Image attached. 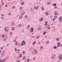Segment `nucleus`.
Listing matches in <instances>:
<instances>
[{
	"mask_svg": "<svg viewBox=\"0 0 62 62\" xmlns=\"http://www.w3.org/2000/svg\"><path fill=\"white\" fill-rule=\"evenodd\" d=\"M57 44H58L57 45V47H58L60 46V45H61V43H60V42H59L58 43H57Z\"/></svg>",
	"mask_w": 62,
	"mask_h": 62,
	"instance_id": "obj_1",
	"label": "nucleus"
},
{
	"mask_svg": "<svg viewBox=\"0 0 62 62\" xmlns=\"http://www.w3.org/2000/svg\"><path fill=\"white\" fill-rule=\"evenodd\" d=\"M37 53V51H34L32 52V54H35Z\"/></svg>",
	"mask_w": 62,
	"mask_h": 62,
	"instance_id": "obj_2",
	"label": "nucleus"
},
{
	"mask_svg": "<svg viewBox=\"0 0 62 62\" xmlns=\"http://www.w3.org/2000/svg\"><path fill=\"white\" fill-rule=\"evenodd\" d=\"M9 27H7L6 28H5V30L6 31V32H8V28Z\"/></svg>",
	"mask_w": 62,
	"mask_h": 62,
	"instance_id": "obj_3",
	"label": "nucleus"
},
{
	"mask_svg": "<svg viewBox=\"0 0 62 62\" xmlns=\"http://www.w3.org/2000/svg\"><path fill=\"white\" fill-rule=\"evenodd\" d=\"M31 32H33V31H34V29L33 28H31Z\"/></svg>",
	"mask_w": 62,
	"mask_h": 62,
	"instance_id": "obj_4",
	"label": "nucleus"
},
{
	"mask_svg": "<svg viewBox=\"0 0 62 62\" xmlns=\"http://www.w3.org/2000/svg\"><path fill=\"white\" fill-rule=\"evenodd\" d=\"M54 15L56 16L57 15H58V13L56 11H55V13H54Z\"/></svg>",
	"mask_w": 62,
	"mask_h": 62,
	"instance_id": "obj_5",
	"label": "nucleus"
},
{
	"mask_svg": "<svg viewBox=\"0 0 62 62\" xmlns=\"http://www.w3.org/2000/svg\"><path fill=\"white\" fill-rule=\"evenodd\" d=\"M22 43H24V44L25 45V44H26V43H25V41H24V40H23L22 41Z\"/></svg>",
	"mask_w": 62,
	"mask_h": 62,
	"instance_id": "obj_6",
	"label": "nucleus"
},
{
	"mask_svg": "<svg viewBox=\"0 0 62 62\" xmlns=\"http://www.w3.org/2000/svg\"><path fill=\"white\" fill-rule=\"evenodd\" d=\"M59 20L61 22H62V17H61L60 18Z\"/></svg>",
	"mask_w": 62,
	"mask_h": 62,
	"instance_id": "obj_7",
	"label": "nucleus"
},
{
	"mask_svg": "<svg viewBox=\"0 0 62 62\" xmlns=\"http://www.w3.org/2000/svg\"><path fill=\"white\" fill-rule=\"evenodd\" d=\"M34 8L35 9H38V7H37L35 6L34 7Z\"/></svg>",
	"mask_w": 62,
	"mask_h": 62,
	"instance_id": "obj_8",
	"label": "nucleus"
},
{
	"mask_svg": "<svg viewBox=\"0 0 62 62\" xmlns=\"http://www.w3.org/2000/svg\"><path fill=\"white\" fill-rule=\"evenodd\" d=\"M42 27H40L38 29V31H40L41 29H42Z\"/></svg>",
	"mask_w": 62,
	"mask_h": 62,
	"instance_id": "obj_9",
	"label": "nucleus"
},
{
	"mask_svg": "<svg viewBox=\"0 0 62 62\" xmlns=\"http://www.w3.org/2000/svg\"><path fill=\"white\" fill-rule=\"evenodd\" d=\"M43 20V18H41L40 19V22H42V20Z\"/></svg>",
	"mask_w": 62,
	"mask_h": 62,
	"instance_id": "obj_10",
	"label": "nucleus"
},
{
	"mask_svg": "<svg viewBox=\"0 0 62 62\" xmlns=\"http://www.w3.org/2000/svg\"><path fill=\"white\" fill-rule=\"evenodd\" d=\"M53 6L54 7V6H56V4L55 3L53 4Z\"/></svg>",
	"mask_w": 62,
	"mask_h": 62,
	"instance_id": "obj_11",
	"label": "nucleus"
},
{
	"mask_svg": "<svg viewBox=\"0 0 62 62\" xmlns=\"http://www.w3.org/2000/svg\"><path fill=\"white\" fill-rule=\"evenodd\" d=\"M26 58V57L25 56H24L22 58L23 60H24Z\"/></svg>",
	"mask_w": 62,
	"mask_h": 62,
	"instance_id": "obj_12",
	"label": "nucleus"
},
{
	"mask_svg": "<svg viewBox=\"0 0 62 62\" xmlns=\"http://www.w3.org/2000/svg\"><path fill=\"white\" fill-rule=\"evenodd\" d=\"M53 48L54 49H57V47H56V46H54V47H53Z\"/></svg>",
	"mask_w": 62,
	"mask_h": 62,
	"instance_id": "obj_13",
	"label": "nucleus"
},
{
	"mask_svg": "<svg viewBox=\"0 0 62 62\" xmlns=\"http://www.w3.org/2000/svg\"><path fill=\"white\" fill-rule=\"evenodd\" d=\"M45 25H47V22L46 21L45 22Z\"/></svg>",
	"mask_w": 62,
	"mask_h": 62,
	"instance_id": "obj_14",
	"label": "nucleus"
},
{
	"mask_svg": "<svg viewBox=\"0 0 62 62\" xmlns=\"http://www.w3.org/2000/svg\"><path fill=\"white\" fill-rule=\"evenodd\" d=\"M46 34V32L45 31H44L43 32V35L45 34Z\"/></svg>",
	"mask_w": 62,
	"mask_h": 62,
	"instance_id": "obj_15",
	"label": "nucleus"
},
{
	"mask_svg": "<svg viewBox=\"0 0 62 62\" xmlns=\"http://www.w3.org/2000/svg\"><path fill=\"white\" fill-rule=\"evenodd\" d=\"M21 5H23L24 4V2H23L22 3H21Z\"/></svg>",
	"mask_w": 62,
	"mask_h": 62,
	"instance_id": "obj_16",
	"label": "nucleus"
},
{
	"mask_svg": "<svg viewBox=\"0 0 62 62\" xmlns=\"http://www.w3.org/2000/svg\"><path fill=\"white\" fill-rule=\"evenodd\" d=\"M19 18L20 19H22V15H20V16Z\"/></svg>",
	"mask_w": 62,
	"mask_h": 62,
	"instance_id": "obj_17",
	"label": "nucleus"
},
{
	"mask_svg": "<svg viewBox=\"0 0 62 62\" xmlns=\"http://www.w3.org/2000/svg\"><path fill=\"white\" fill-rule=\"evenodd\" d=\"M36 42L35 41L33 43V45H35V44H36Z\"/></svg>",
	"mask_w": 62,
	"mask_h": 62,
	"instance_id": "obj_18",
	"label": "nucleus"
},
{
	"mask_svg": "<svg viewBox=\"0 0 62 62\" xmlns=\"http://www.w3.org/2000/svg\"><path fill=\"white\" fill-rule=\"evenodd\" d=\"M58 57L62 58V55H60Z\"/></svg>",
	"mask_w": 62,
	"mask_h": 62,
	"instance_id": "obj_19",
	"label": "nucleus"
},
{
	"mask_svg": "<svg viewBox=\"0 0 62 62\" xmlns=\"http://www.w3.org/2000/svg\"><path fill=\"white\" fill-rule=\"evenodd\" d=\"M31 11H33V8H32L31 9Z\"/></svg>",
	"mask_w": 62,
	"mask_h": 62,
	"instance_id": "obj_20",
	"label": "nucleus"
},
{
	"mask_svg": "<svg viewBox=\"0 0 62 62\" xmlns=\"http://www.w3.org/2000/svg\"><path fill=\"white\" fill-rule=\"evenodd\" d=\"M56 40H57V41H59V39H58V38H56Z\"/></svg>",
	"mask_w": 62,
	"mask_h": 62,
	"instance_id": "obj_21",
	"label": "nucleus"
},
{
	"mask_svg": "<svg viewBox=\"0 0 62 62\" xmlns=\"http://www.w3.org/2000/svg\"><path fill=\"white\" fill-rule=\"evenodd\" d=\"M12 30H15V28L14 27L12 28Z\"/></svg>",
	"mask_w": 62,
	"mask_h": 62,
	"instance_id": "obj_22",
	"label": "nucleus"
},
{
	"mask_svg": "<svg viewBox=\"0 0 62 62\" xmlns=\"http://www.w3.org/2000/svg\"><path fill=\"white\" fill-rule=\"evenodd\" d=\"M19 55H20V57H22V54H19Z\"/></svg>",
	"mask_w": 62,
	"mask_h": 62,
	"instance_id": "obj_23",
	"label": "nucleus"
},
{
	"mask_svg": "<svg viewBox=\"0 0 62 62\" xmlns=\"http://www.w3.org/2000/svg\"><path fill=\"white\" fill-rule=\"evenodd\" d=\"M59 58V59L60 60H61V59H62V57H58Z\"/></svg>",
	"mask_w": 62,
	"mask_h": 62,
	"instance_id": "obj_24",
	"label": "nucleus"
},
{
	"mask_svg": "<svg viewBox=\"0 0 62 62\" xmlns=\"http://www.w3.org/2000/svg\"><path fill=\"white\" fill-rule=\"evenodd\" d=\"M15 51L17 52V48L15 47Z\"/></svg>",
	"mask_w": 62,
	"mask_h": 62,
	"instance_id": "obj_25",
	"label": "nucleus"
},
{
	"mask_svg": "<svg viewBox=\"0 0 62 62\" xmlns=\"http://www.w3.org/2000/svg\"><path fill=\"white\" fill-rule=\"evenodd\" d=\"M30 60H29V58H28L27 59V62H28Z\"/></svg>",
	"mask_w": 62,
	"mask_h": 62,
	"instance_id": "obj_26",
	"label": "nucleus"
},
{
	"mask_svg": "<svg viewBox=\"0 0 62 62\" xmlns=\"http://www.w3.org/2000/svg\"><path fill=\"white\" fill-rule=\"evenodd\" d=\"M16 41V39H15L13 41V42H15Z\"/></svg>",
	"mask_w": 62,
	"mask_h": 62,
	"instance_id": "obj_27",
	"label": "nucleus"
},
{
	"mask_svg": "<svg viewBox=\"0 0 62 62\" xmlns=\"http://www.w3.org/2000/svg\"><path fill=\"white\" fill-rule=\"evenodd\" d=\"M54 18L55 19H57V16H55L54 17Z\"/></svg>",
	"mask_w": 62,
	"mask_h": 62,
	"instance_id": "obj_28",
	"label": "nucleus"
},
{
	"mask_svg": "<svg viewBox=\"0 0 62 62\" xmlns=\"http://www.w3.org/2000/svg\"><path fill=\"white\" fill-rule=\"evenodd\" d=\"M28 17V16L27 15H26L25 16V19H26V17Z\"/></svg>",
	"mask_w": 62,
	"mask_h": 62,
	"instance_id": "obj_29",
	"label": "nucleus"
},
{
	"mask_svg": "<svg viewBox=\"0 0 62 62\" xmlns=\"http://www.w3.org/2000/svg\"><path fill=\"white\" fill-rule=\"evenodd\" d=\"M16 45H18V42H17V41H16Z\"/></svg>",
	"mask_w": 62,
	"mask_h": 62,
	"instance_id": "obj_30",
	"label": "nucleus"
},
{
	"mask_svg": "<svg viewBox=\"0 0 62 62\" xmlns=\"http://www.w3.org/2000/svg\"><path fill=\"white\" fill-rule=\"evenodd\" d=\"M45 15H46V16H47V15H49V14L45 13Z\"/></svg>",
	"mask_w": 62,
	"mask_h": 62,
	"instance_id": "obj_31",
	"label": "nucleus"
},
{
	"mask_svg": "<svg viewBox=\"0 0 62 62\" xmlns=\"http://www.w3.org/2000/svg\"><path fill=\"white\" fill-rule=\"evenodd\" d=\"M49 41H48L46 42V43L47 44H49Z\"/></svg>",
	"mask_w": 62,
	"mask_h": 62,
	"instance_id": "obj_32",
	"label": "nucleus"
},
{
	"mask_svg": "<svg viewBox=\"0 0 62 62\" xmlns=\"http://www.w3.org/2000/svg\"><path fill=\"white\" fill-rule=\"evenodd\" d=\"M51 58L52 60H54V56H52V57Z\"/></svg>",
	"mask_w": 62,
	"mask_h": 62,
	"instance_id": "obj_33",
	"label": "nucleus"
},
{
	"mask_svg": "<svg viewBox=\"0 0 62 62\" xmlns=\"http://www.w3.org/2000/svg\"><path fill=\"white\" fill-rule=\"evenodd\" d=\"M23 44H24L23 43H21V46H23Z\"/></svg>",
	"mask_w": 62,
	"mask_h": 62,
	"instance_id": "obj_34",
	"label": "nucleus"
},
{
	"mask_svg": "<svg viewBox=\"0 0 62 62\" xmlns=\"http://www.w3.org/2000/svg\"><path fill=\"white\" fill-rule=\"evenodd\" d=\"M57 8V6H56L55 7H54V8Z\"/></svg>",
	"mask_w": 62,
	"mask_h": 62,
	"instance_id": "obj_35",
	"label": "nucleus"
},
{
	"mask_svg": "<svg viewBox=\"0 0 62 62\" xmlns=\"http://www.w3.org/2000/svg\"><path fill=\"white\" fill-rule=\"evenodd\" d=\"M30 27V25H28L27 27L28 28H29V27Z\"/></svg>",
	"mask_w": 62,
	"mask_h": 62,
	"instance_id": "obj_36",
	"label": "nucleus"
},
{
	"mask_svg": "<svg viewBox=\"0 0 62 62\" xmlns=\"http://www.w3.org/2000/svg\"><path fill=\"white\" fill-rule=\"evenodd\" d=\"M24 14H25L24 13H22V15H24Z\"/></svg>",
	"mask_w": 62,
	"mask_h": 62,
	"instance_id": "obj_37",
	"label": "nucleus"
},
{
	"mask_svg": "<svg viewBox=\"0 0 62 62\" xmlns=\"http://www.w3.org/2000/svg\"><path fill=\"white\" fill-rule=\"evenodd\" d=\"M12 8H13V9H14V8H15V6H13L12 7Z\"/></svg>",
	"mask_w": 62,
	"mask_h": 62,
	"instance_id": "obj_38",
	"label": "nucleus"
},
{
	"mask_svg": "<svg viewBox=\"0 0 62 62\" xmlns=\"http://www.w3.org/2000/svg\"><path fill=\"white\" fill-rule=\"evenodd\" d=\"M2 37H5V35H2Z\"/></svg>",
	"mask_w": 62,
	"mask_h": 62,
	"instance_id": "obj_39",
	"label": "nucleus"
},
{
	"mask_svg": "<svg viewBox=\"0 0 62 62\" xmlns=\"http://www.w3.org/2000/svg\"><path fill=\"white\" fill-rule=\"evenodd\" d=\"M50 25H47L46 26V28H47V27H46V26H50Z\"/></svg>",
	"mask_w": 62,
	"mask_h": 62,
	"instance_id": "obj_40",
	"label": "nucleus"
},
{
	"mask_svg": "<svg viewBox=\"0 0 62 62\" xmlns=\"http://www.w3.org/2000/svg\"><path fill=\"white\" fill-rule=\"evenodd\" d=\"M47 29H50V27H49L47 28Z\"/></svg>",
	"mask_w": 62,
	"mask_h": 62,
	"instance_id": "obj_41",
	"label": "nucleus"
},
{
	"mask_svg": "<svg viewBox=\"0 0 62 62\" xmlns=\"http://www.w3.org/2000/svg\"><path fill=\"white\" fill-rule=\"evenodd\" d=\"M23 54H24V53H25V52H24V51H23Z\"/></svg>",
	"mask_w": 62,
	"mask_h": 62,
	"instance_id": "obj_42",
	"label": "nucleus"
},
{
	"mask_svg": "<svg viewBox=\"0 0 62 62\" xmlns=\"http://www.w3.org/2000/svg\"><path fill=\"white\" fill-rule=\"evenodd\" d=\"M50 4V3L48 2L47 3V5H49V4Z\"/></svg>",
	"mask_w": 62,
	"mask_h": 62,
	"instance_id": "obj_43",
	"label": "nucleus"
},
{
	"mask_svg": "<svg viewBox=\"0 0 62 62\" xmlns=\"http://www.w3.org/2000/svg\"><path fill=\"white\" fill-rule=\"evenodd\" d=\"M42 10H44V8H43V7H42Z\"/></svg>",
	"mask_w": 62,
	"mask_h": 62,
	"instance_id": "obj_44",
	"label": "nucleus"
},
{
	"mask_svg": "<svg viewBox=\"0 0 62 62\" xmlns=\"http://www.w3.org/2000/svg\"><path fill=\"white\" fill-rule=\"evenodd\" d=\"M4 14H2L1 15V16L3 17V16H4Z\"/></svg>",
	"mask_w": 62,
	"mask_h": 62,
	"instance_id": "obj_45",
	"label": "nucleus"
},
{
	"mask_svg": "<svg viewBox=\"0 0 62 62\" xmlns=\"http://www.w3.org/2000/svg\"><path fill=\"white\" fill-rule=\"evenodd\" d=\"M42 48H43V47H42V46H41L40 48V49H42Z\"/></svg>",
	"mask_w": 62,
	"mask_h": 62,
	"instance_id": "obj_46",
	"label": "nucleus"
},
{
	"mask_svg": "<svg viewBox=\"0 0 62 62\" xmlns=\"http://www.w3.org/2000/svg\"><path fill=\"white\" fill-rule=\"evenodd\" d=\"M5 59H3L2 61H4V62H5Z\"/></svg>",
	"mask_w": 62,
	"mask_h": 62,
	"instance_id": "obj_47",
	"label": "nucleus"
},
{
	"mask_svg": "<svg viewBox=\"0 0 62 62\" xmlns=\"http://www.w3.org/2000/svg\"><path fill=\"white\" fill-rule=\"evenodd\" d=\"M6 38H5V39H3V41H6Z\"/></svg>",
	"mask_w": 62,
	"mask_h": 62,
	"instance_id": "obj_48",
	"label": "nucleus"
},
{
	"mask_svg": "<svg viewBox=\"0 0 62 62\" xmlns=\"http://www.w3.org/2000/svg\"><path fill=\"white\" fill-rule=\"evenodd\" d=\"M19 51H21V50H20L19 49H18L17 50V52H19Z\"/></svg>",
	"mask_w": 62,
	"mask_h": 62,
	"instance_id": "obj_49",
	"label": "nucleus"
},
{
	"mask_svg": "<svg viewBox=\"0 0 62 62\" xmlns=\"http://www.w3.org/2000/svg\"><path fill=\"white\" fill-rule=\"evenodd\" d=\"M2 60L1 59H0V62H2Z\"/></svg>",
	"mask_w": 62,
	"mask_h": 62,
	"instance_id": "obj_50",
	"label": "nucleus"
},
{
	"mask_svg": "<svg viewBox=\"0 0 62 62\" xmlns=\"http://www.w3.org/2000/svg\"><path fill=\"white\" fill-rule=\"evenodd\" d=\"M39 36H38L37 37V39H38L39 38Z\"/></svg>",
	"mask_w": 62,
	"mask_h": 62,
	"instance_id": "obj_51",
	"label": "nucleus"
},
{
	"mask_svg": "<svg viewBox=\"0 0 62 62\" xmlns=\"http://www.w3.org/2000/svg\"><path fill=\"white\" fill-rule=\"evenodd\" d=\"M53 21H55V19H54V18H53Z\"/></svg>",
	"mask_w": 62,
	"mask_h": 62,
	"instance_id": "obj_52",
	"label": "nucleus"
},
{
	"mask_svg": "<svg viewBox=\"0 0 62 62\" xmlns=\"http://www.w3.org/2000/svg\"><path fill=\"white\" fill-rule=\"evenodd\" d=\"M0 49L1 50H3V48H2V47H1Z\"/></svg>",
	"mask_w": 62,
	"mask_h": 62,
	"instance_id": "obj_53",
	"label": "nucleus"
},
{
	"mask_svg": "<svg viewBox=\"0 0 62 62\" xmlns=\"http://www.w3.org/2000/svg\"><path fill=\"white\" fill-rule=\"evenodd\" d=\"M18 26H19V27H20V24H19L18 25Z\"/></svg>",
	"mask_w": 62,
	"mask_h": 62,
	"instance_id": "obj_54",
	"label": "nucleus"
},
{
	"mask_svg": "<svg viewBox=\"0 0 62 62\" xmlns=\"http://www.w3.org/2000/svg\"><path fill=\"white\" fill-rule=\"evenodd\" d=\"M2 5H4V2L2 3Z\"/></svg>",
	"mask_w": 62,
	"mask_h": 62,
	"instance_id": "obj_55",
	"label": "nucleus"
},
{
	"mask_svg": "<svg viewBox=\"0 0 62 62\" xmlns=\"http://www.w3.org/2000/svg\"><path fill=\"white\" fill-rule=\"evenodd\" d=\"M21 9H22V8H20V10H21Z\"/></svg>",
	"mask_w": 62,
	"mask_h": 62,
	"instance_id": "obj_56",
	"label": "nucleus"
},
{
	"mask_svg": "<svg viewBox=\"0 0 62 62\" xmlns=\"http://www.w3.org/2000/svg\"><path fill=\"white\" fill-rule=\"evenodd\" d=\"M5 7H7V5H6L5 6Z\"/></svg>",
	"mask_w": 62,
	"mask_h": 62,
	"instance_id": "obj_57",
	"label": "nucleus"
},
{
	"mask_svg": "<svg viewBox=\"0 0 62 62\" xmlns=\"http://www.w3.org/2000/svg\"><path fill=\"white\" fill-rule=\"evenodd\" d=\"M3 52H2V53H1V55H2V54H3Z\"/></svg>",
	"mask_w": 62,
	"mask_h": 62,
	"instance_id": "obj_58",
	"label": "nucleus"
},
{
	"mask_svg": "<svg viewBox=\"0 0 62 62\" xmlns=\"http://www.w3.org/2000/svg\"><path fill=\"white\" fill-rule=\"evenodd\" d=\"M35 59V58H33V60H34V59Z\"/></svg>",
	"mask_w": 62,
	"mask_h": 62,
	"instance_id": "obj_59",
	"label": "nucleus"
},
{
	"mask_svg": "<svg viewBox=\"0 0 62 62\" xmlns=\"http://www.w3.org/2000/svg\"><path fill=\"white\" fill-rule=\"evenodd\" d=\"M2 52L1 50H0V53H1Z\"/></svg>",
	"mask_w": 62,
	"mask_h": 62,
	"instance_id": "obj_60",
	"label": "nucleus"
},
{
	"mask_svg": "<svg viewBox=\"0 0 62 62\" xmlns=\"http://www.w3.org/2000/svg\"><path fill=\"white\" fill-rule=\"evenodd\" d=\"M10 13H9L8 14V15H10Z\"/></svg>",
	"mask_w": 62,
	"mask_h": 62,
	"instance_id": "obj_61",
	"label": "nucleus"
},
{
	"mask_svg": "<svg viewBox=\"0 0 62 62\" xmlns=\"http://www.w3.org/2000/svg\"><path fill=\"white\" fill-rule=\"evenodd\" d=\"M46 13H48V12H46Z\"/></svg>",
	"mask_w": 62,
	"mask_h": 62,
	"instance_id": "obj_62",
	"label": "nucleus"
},
{
	"mask_svg": "<svg viewBox=\"0 0 62 62\" xmlns=\"http://www.w3.org/2000/svg\"><path fill=\"white\" fill-rule=\"evenodd\" d=\"M18 62H20V61H18Z\"/></svg>",
	"mask_w": 62,
	"mask_h": 62,
	"instance_id": "obj_63",
	"label": "nucleus"
},
{
	"mask_svg": "<svg viewBox=\"0 0 62 62\" xmlns=\"http://www.w3.org/2000/svg\"><path fill=\"white\" fill-rule=\"evenodd\" d=\"M60 62V61H58L57 62Z\"/></svg>",
	"mask_w": 62,
	"mask_h": 62,
	"instance_id": "obj_64",
	"label": "nucleus"
}]
</instances>
